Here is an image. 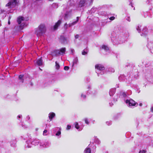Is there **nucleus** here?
I'll return each instance as SVG.
<instances>
[{"mask_svg":"<svg viewBox=\"0 0 153 153\" xmlns=\"http://www.w3.org/2000/svg\"><path fill=\"white\" fill-rule=\"evenodd\" d=\"M25 24L23 23L19 26L22 28H23L25 25Z\"/></svg>","mask_w":153,"mask_h":153,"instance_id":"a19ab883","label":"nucleus"},{"mask_svg":"<svg viewBox=\"0 0 153 153\" xmlns=\"http://www.w3.org/2000/svg\"><path fill=\"white\" fill-rule=\"evenodd\" d=\"M46 29L45 25L41 24L37 28L35 29V34L37 37L42 36L45 32Z\"/></svg>","mask_w":153,"mask_h":153,"instance_id":"f03ea898","label":"nucleus"},{"mask_svg":"<svg viewBox=\"0 0 153 153\" xmlns=\"http://www.w3.org/2000/svg\"><path fill=\"white\" fill-rule=\"evenodd\" d=\"M101 48L104 50L106 51H109V48L108 46L105 45H102L101 46Z\"/></svg>","mask_w":153,"mask_h":153,"instance_id":"393cba45","label":"nucleus"},{"mask_svg":"<svg viewBox=\"0 0 153 153\" xmlns=\"http://www.w3.org/2000/svg\"><path fill=\"white\" fill-rule=\"evenodd\" d=\"M84 121H85V123L87 124H89V122L88 121V119L87 118H85L84 119Z\"/></svg>","mask_w":153,"mask_h":153,"instance_id":"473e14b6","label":"nucleus"},{"mask_svg":"<svg viewBox=\"0 0 153 153\" xmlns=\"http://www.w3.org/2000/svg\"><path fill=\"white\" fill-rule=\"evenodd\" d=\"M84 153H91L90 148L89 147H87L84 150Z\"/></svg>","mask_w":153,"mask_h":153,"instance_id":"a878e982","label":"nucleus"},{"mask_svg":"<svg viewBox=\"0 0 153 153\" xmlns=\"http://www.w3.org/2000/svg\"><path fill=\"white\" fill-rule=\"evenodd\" d=\"M24 20V18L22 17H19L17 19V22L19 25Z\"/></svg>","mask_w":153,"mask_h":153,"instance_id":"412c9836","label":"nucleus"},{"mask_svg":"<svg viewBox=\"0 0 153 153\" xmlns=\"http://www.w3.org/2000/svg\"><path fill=\"white\" fill-rule=\"evenodd\" d=\"M88 88H90V86H88Z\"/></svg>","mask_w":153,"mask_h":153,"instance_id":"0e129e2a","label":"nucleus"},{"mask_svg":"<svg viewBox=\"0 0 153 153\" xmlns=\"http://www.w3.org/2000/svg\"><path fill=\"white\" fill-rule=\"evenodd\" d=\"M33 145L32 142H31L29 140H28L26 142L25 146L26 148H30Z\"/></svg>","mask_w":153,"mask_h":153,"instance_id":"9b49d317","label":"nucleus"},{"mask_svg":"<svg viewBox=\"0 0 153 153\" xmlns=\"http://www.w3.org/2000/svg\"><path fill=\"white\" fill-rule=\"evenodd\" d=\"M100 74L101 75L103 74H104V72L103 71H101Z\"/></svg>","mask_w":153,"mask_h":153,"instance_id":"5fc2aeb1","label":"nucleus"},{"mask_svg":"<svg viewBox=\"0 0 153 153\" xmlns=\"http://www.w3.org/2000/svg\"><path fill=\"white\" fill-rule=\"evenodd\" d=\"M21 125L22 126V127L24 129H26L27 128V126L24 124L23 123H22L21 124Z\"/></svg>","mask_w":153,"mask_h":153,"instance_id":"2f4dec72","label":"nucleus"},{"mask_svg":"<svg viewBox=\"0 0 153 153\" xmlns=\"http://www.w3.org/2000/svg\"><path fill=\"white\" fill-rule=\"evenodd\" d=\"M74 125L75 128L78 130L79 131H80L82 130V128L81 127L79 126L78 123L77 122H75L74 123Z\"/></svg>","mask_w":153,"mask_h":153,"instance_id":"a211bd4d","label":"nucleus"},{"mask_svg":"<svg viewBox=\"0 0 153 153\" xmlns=\"http://www.w3.org/2000/svg\"><path fill=\"white\" fill-rule=\"evenodd\" d=\"M68 25H67V23H66L64 25V27L65 29H67L68 28Z\"/></svg>","mask_w":153,"mask_h":153,"instance_id":"37998d69","label":"nucleus"},{"mask_svg":"<svg viewBox=\"0 0 153 153\" xmlns=\"http://www.w3.org/2000/svg\"><path fill=\"white\" fill-rule=\"evenodd\" d=\"M94 142L97 144H100V140L98 139V138H97L96 137L95 138Z\"/></svg>","mask_w":153,"mask_h":153,"instance_id":"c85d7f7f","label":"nucleus"},{"mask_svg":"<svg viewBox=\"0 0 153 153\" xmlns=\"http://www.w3.org/2000/svg\"><path fill=\"white\" fill-rule=\"evenodd\" d=\"M139 105L140 106H141L142 105V103H140L139 104Z\"/></svg>","mask_w":153,"mask_h":153,"instance_id":"13d9d810","label":"nucleus"},{"mask_svg":"<svg viewBox=\"0 0 153 153\" xmlns=\"http://www.w3.org/2000/svg\"><path fill=\"white\" fill-rule=\"evenodd\" d=\"M95 68L96 70L99 71H103L105 69L104 66L100 64H97L95 65Z\"/></svg>","mask_w":153,"mask_h":153,"instance_id":"6e6552de","label":"nucleus"},{"mask_svg":"<svg viewBox=\"0 0 153 153\" xmlns=\"http://www.w3.org/2000/svg\"><path fill=\"white\" fill-rule=\"evenodd\" d=\"M151 111L152 112H153V107H151Z\"/></svg>","mask_w":153,"mask_h":153,"instance_id":"864d4df0","label":"nucleus"},{"mask_svg":"<svg viewBox=\"0 0 153 153\" xmlns=\"http://www.w3.org/2000/svg\"><path fill=\"white\" fill-rule=\"evenodd\" d=\"M142 33L141 34L142 36H146L147 33V29L146 27L143 28L142 30Z\"/></svg>","mask_w":153,"mask_h":153,"instance_id":"dca6fc26","label":"nucleus"},{"mask_svg":"<svg viewBox=\"0 0 153 153\" xmlns=\"http://www.w3.org/2000/svg\"><path fill=\"white\" fill-rule=\"evenodd\" d=\"M27 136L28 137V138H31V137L30 134H27Z\"/></svg>","mask_w":153,"mask_h":153,"instance_id":"3c124183","label":"nucleus"},{"mask_svg":"<svg viewBox=\"0 0 153 153\" xmlns=\"http://www.w3.org/2000/svg\"><path fill=\"white\" fill-rule=\"evenodd\" d=\"M109 71H111V72H114V69H112V68H110V69H109Z\"/></svg>","mask_w":153,"mask_h":153,"instance_id":"de8ad7c7","label":"nucleus"},{"mask_svg":"<svg viewBox=\"0 0 153 153\" xmlns=\"http://www.w3.org/2000/svg\"><path fill=\"white\" fill-rule=\"evenodd\" d=\"M79 17H76V21L73 22H72L71 23H69L68 25L69 27H71L72 26L76 24L77 23L78 21V20H79Z\"/></svg>","mask_w":153,"mask_h":153,"instance_id":"aec40b11","label":"nucleus"},{"mask_svg":"<svg viewBox=\"0 0 153 153\" xmlns=\"http://www.w3.org/2000/svg\"><path fill=\"white\" fill-rule=\"evenodd\" d=\"M115 19V17L114 16H112L110 18V19L111 20H113Z\"/></svg>","mask_w":153,"mask_h":153,"instance_id":"a18cd8bd","label":"nucleus"},{"mask_svg":"<svg viewBox=\"0 0 153 153\" xmlns=\"http://www.w3.org/2000/svg\"><path fill=\"white\" fill-rule=\"evenodd\" d=\"M51 145V142L48 140L41 141L40 143V147L41 149L47 148Z\"/></svg>","mask_w":153,"mask_h":153,"instance_id":"20e7f679","label":"nucleus"},{"mask_svg":"<svg viewBox=\"0 0 153 153\" xmlns=\"http://www.w3.org/2000/svg\"><path fill=\"white\" fill-rule=\"evenodd\" d=\"M130 0V3L129 4V5H131V6L132 7H133V4L131 1H132V0Z\"/></svg>","mask_w":153,"mask_h":153,"instance_id":"8fccbe9b","label":"nucleus"},{"mask_svg":"<svg viewBox=\"0 0 153 153\" xmlns=\"http://www.w3.org/2000/svg\"><path fill=\"white\" fill-rule=\"evenodd\" d=\"M141 26H138L137 27V30L139 32L141 31Z\"/></svg>","mask_w":153,"mask_h":153,"instance_id":"72a5a7b5","label":"nucleus"},{"mask_svg":"<svg viewBox=\"0 0 153 153\" xmlns=\"http://www.w3.org/2000/svg\"><path fill=\"white\" fill-rule=\"evenodd\" d=\"M115 92V89H111L109 91V94L111 96H113Z\"/></svg>","mask_w":153,"mask_h":153,"instance_id":"4be33fe9","label":"nucleus"},{"mask_svg":"<svg viewBox=\"0 0 153 153\" xmlns=\"http://www.w3.org/2000/svg\"><path fill=\"white\" fill-rule=\"evenodd\" d=\"M147 46L151 52L153 53V41L149 42Z\"/></svg>","mask_w":153,"mask_h":153,"instance_id":"1a4fd4ad","label":"nucleus"},{"mask_svg":"<svg viewBox=\"0 0 153 153\" xmlns=\"http://www.w3.org/2000/svg\"><path fill=\"white\" fill-rule=\"evenodd\" d=\"M81 97L83 99H85L86 97V96L85 94H82L81 95Z\"/></svg>","mask_w":153,"mask_h":153,"instance_id":"f704fd0d","label":"nucleus"},{"mask_svg":"<svg viewBox=\"0 0 153 153\" xmlns=\"http://www.w3.org/2000/svg\"><path fill=\"white\" fill-rule=\"evenodd\" d=\"M61 22V20H59L58 22L55 23V25L53 26V29L54 30H56L57 29L58 27L60 25Z\"/></svg>","mask_w":153,"mask_h":153,"instance_id":"9d476101","label":"nucleus"},{"mask_svg":"<svg viewBox=\"0 0 153 153\" xmlns=\"http://www.w3.org/2000/svg\"><path fill=\"white\" fill-rule=\"evenodd\" d=\"M113 104L112 103H109V105L110 106H112L113 105Z\"/></svg>","mask_w":153,"mask_h":153,"instance_id":"6e6d98bb","label":"nucleus"},{"mask_svg":"<svg viewBox=\"0 0 153 153\" xmlns=\"http://www.w3.org/2000/svg\"><path fill=\"white\" fill-rule=\"evenodd\" d=\"M60 39L61 42L63 43L66 44L67 43L66 38L63 36H60Z\"/></svg>","mask_w":153,"mask_h":153,"instance_id":"2eb2a0df","label":"nucleus"},{"mask_svg":"<svg viewBox=\"0 0 153 153\" xmlns=\"http://www.w3.org/2000/svg\"><path fill=\"white\" fill-rule=\"evenodd\" d=\"M22 115H19L17 117V118L19 120V119L22 118Z\"/></svg>","mask_w":153,"mask_h":153,"instance_id":"c03bdc74","label":"nucleus"},{"mask_svg":"<svg viewBox=\"0 0 153 153\" xmlns=\"http://www.w3.org/2000/svg\"><path fill=\"white\" fill-rule=\"evenodd\" d=\"M78 59L77 57H75L73 59V62L72 66H74V65L77 64L78 62Z\"/></svg>","mask_w":153,"mask_h":153,"instance_id":"5701e85b","label":"nucleus"},{"mask_svg":"<svg viewBox=\"0 0 153 153\" xmlns=\"http://www.w3.org/2000/svg\"><path fill=\"white\" fill-rule=\"evenodd\" d=\"M18 0H10L9 2L6 5V6H8L10 8H13L18 5Z\"/></svg>","mask_w":153,"mask_h":153,"instance_id":"39448f33","label":"nucleus"},{"mask_svg":"<svg viewBox=\"0 0 153 153\" xmlns=\"http://www.w3.org/2000/svg\"><path fill=\"white\" fill-rule=\"evenodd\" d=\"M70 50L71 54L73 55L74 53V52L75 51L74 49L72 48H71L70 49Z\"/></svg>","mask_w":153,"mask_h":153,"instance_id":"4c0bfd02","label":"nucleus"},{"mask_svg":"<svg viewBox=\"0 0 153 153\" xmlns=\"http://www.w3.org/2000/svg\"><path fill=\"white\" fill-rule=\"evenodd\" d=\"M91 145V143L90 144H89V145H88V146L89 147H90V145Z\"/></svg>","mask_w":153,"mask_h":153,"instance_id":"052dcab7","label":"nucleus"},{"mask_svg":"<svg viewBox=\"0 0 153 153\" xmlns=\"http://www.w3.org/2000/svg\"><path fill=\"white\" fill-rule=\"evenodd\" d=\"M125 102L128 105L129 107L135 106L136 105L137 106L138 105L137 103L135 102V101L132 99H127L125 100Z\"/></svg>","mask_w":153,"mask_h":153,"instance_id":"423d86ee","label":"nucleus"},{"mask_svg":"<svg viewBox=\"0 0 153 153\" xmlns=\"http://www.w3.org/2000/svg\"><path fill=\"white\" fill-rule=\"evenodd\" d=\"M96 71V72L97 73L98 76H99V73H98V72L97 71Z\"/></svg>","mask_w":153,"mask_h":153,"instance_id":"4d7b16f0","label":"nucleus"},{"mask_svg":"<svg viewBox=\"0 0 153 153\" xmlns=\"http://www.w3.org/2000/svg\"><path fill=\"white\" fill-rule=\"evenodd\" d=\"M66 51L65 48H62L59 50H55L53 52V54L55 56H58L60 55H63Z\"/></svg>","mask_w":153,"mask_h":153,"instance_id":"7ed1b4c3","label":"nucleus"},{"mask_svg":"<svg viewBox=\"0 0 153 153\" xmlns=\"http://www.w3.org/2000/svg\"><path fill=\"white\" fill-rule=\"evenodd\" d=\"M69 67H68V66H65L64 67V69L65 70H66V71H67L69 69Z\"/></svg>","mask_w":153,"mask_h":153,"instance_id":"ea45409f","label":"nucleus"},{"mask_svg":"<svg viewBox=\"0 0 153 153\" xmlns=\"http://www.w3.org/2000/svg\"><path fill=\"white\" fill-rule=\"evenodd\" d=\"M79 37V36L78 34H77L75 36V38L76 39L78 38Z\"/></svg>","mask_w":153,"mask_h":153,"instance_id":"49530a36","label":"nucleus"},{"mask_svg":"<svg viewBox=\"0 0 153 153\" xmlns=\"http://www.w3.org/2000/svg\"><path fill=\"white\" fill-rule=\"evenodd\" d=\"M48 1H53V0H48Z\"/></svg>","mask_w":153,"mask_h":153,"instance_id":"bf43d9fd","label":"nucleus"},{"mask_svg":"<svg viewBox=\"0 0 153 153\" xmlns=\"http://www.w3.org/2000/svg\"><path fill=\"white\" fill-rule=\"evenodd\" d=\"M148 79L150 82L153 83V74L151 75H149Z\"/></svg>","mask_w":153,"mask_h":153,"instance_id":"cd10ccee","label":"nucleus"},{"mask_svg":"<svg viewBox=\"0 0 153 153\" xmlns=\"http://www.w3.org/2000/svg\"><path fill=\"white\" fill-rule=\"evenodd\" d=\"M47 130H45L43 132V135L44 136H46L47 135Z\"/></svg>","mask_w":153,"mask_h":153,"instance_id":"e433bc0d","label":"nucleus"},{"mask_svg":"<svg viewBox=\"0 0 153 153\" xmlns=\"http://www.w3.org/2000/svg\"><path fill=\"white\" fill-rule=\"evenodd\" d=\"M54 131H57V133L55 135L56 136H59L61 134V128H57L55 129H53Z\"/></svg>","mask_w":153,"mask_h":153,"instance_id":"4468645a","label":"nucleus"},{"mask_svg":"<svg viewBox=\"0 0 153 153\" xmlns=\"http://www.w3.org/2000/svg\"><path fill=\"white\" fill-rule=\"evenodd\" d=\"M128 34L127 32H120L117 34L114 33H112L111 37V40L114 43H117V42L121 44L124 42L126 38L128 37Z\"/></svg>","mask_w":153,"mask_h":153,"instance_id":"f257e3e1","label":"nucleus"},{"mask_svg":"<svg viewBox=\"0 0 153 153\" xmlns=\"http://www.w3.org/2000/svg\"><path fill=\"white\" fill-rule=\"evenodd\" d=\"M27 117V118H28V119H29V118H30V117H29V116Z\"/></svg>","mask_w":153,"mask_h":153,"instance_id":"680f3d73","label":"nucleus"},{"mask_svg":"<svg viewBox=\"0 0 153 153\" xmlns=\"http://www.w3.org/2000/svg\"><path fill=\"white\" fill-rule=\"evenodd\" d=\"M71 126L69 125H68L67 126V127L66 128L67 130H69L71 129Z\"/></svg>","mask_w":153,"mask_h":153,"instance_id":"58836bf2","label":"nucleus"},{"mask_svg":"<svg viewBox=\"0 0 153 153\" xmlns=\"http://www.w3.org/2000/svg\"><path fill=\"white\" fill-rule=\"evenodd\" d=\"M128 92H129V93H128V92L126 93H125V92H122L121 93V95L124 98H127L128 95H130L131 94V91H129Z\"/></svg>","mask_w":153,"mask_h":153,"instance_id":"f8f14e48","label":"nucleus"},{"mask_svg":"<svg viewBox=\"0 0 153 153\" xmlns=\"http://www.w3.org/2000/svg\"><path fill=\"white\" fill-rule=\"evenodd\" d=\"M32 142V143L35 146L39 145V147H40V142H41L40 140L38 139H35Z\"/></svg>","mask_w":153,"mask_h":153,"instance_id":"ddd939ff","label":"nucleus"},{"mask_svg":"<svg viewBox=\"0 0 153 153\" xmlns=\"http://www.w3.org/2000/svg\"><path fill=\"white\" fill-rule=\"evenodd\" d=\"M23 76L22 75H20L19 76V79L20 80H21V81L22 82H23V80L22 79V78L23 77Z\"/></svg>","mask_w":153,"mask_h":153,"instance_id":"7c9ffc66","label":"nucleus"},{"mask_svg":"<svg viewBox=\"0 0 153 153\" xmlns=\"http://www.w3.org/2000/svg\"><path fill=\"white\" fill-rule=\"evenodd\" d=\"M66 14L65 15V17H66Z\"/></svg>","mask_w":153,"mask_h":153,"instance_id":"e2e57ef3","label":"nucleus"},{"mask_svg":"<svg viewBox=\"0 0 153 153\" xmlns=\"http://www.w3.org/2000/svg\"><path fill=\"white\" fill-rule=\"evenodd\" d=\"M55 116V113L53 112L50 113L48 114V117L50 120H51Z\"/></svg>","mask_w":153,"mask_h":153,"instance_id":"6ab92c4d","label":"nucleus"},{"mask_svg":"<svg viewBox=\"0 0 153 153\" xmlns=\"http://www.w3.org/2000/svg\"><path fill=\"white\" fill-rule=\"evenodd\" d=\"M79 7H82L85 6V4H88V2L86 0H79Z\"/></svg>","mask_w":153,"mask_h":153,"instance_id":"0eeeda50","label":"nucleus"},{"mask_svg":"<svg viewBox=\"0 0 153 153\" xmlns=\"http://www.w3.org/2000/svg\"><path fill=\"white\" fill-rule=\"evenodd\" d=\"M125 77L123 75H120L119 77V79L121 81H123L125 80Z\"/></svg>","mask_w":153,"mask_h":153,"instance_id":"bb28decb","label":"nucleus"},{"mask_svg":"<svg viewBox=\"0 0 153 153\" xmlns=\"http://www.w3.org/2000/svg\"><path fill=\"white\" fill-rule=\"evenodd\" d=\"M126 19L128 22H130L131 21V19L129 17H128V18Z\"/></svg>","mask_w":153,"mask_h":153,"instance_id":"09e8293b","label":"nucleus"},{"mask_svg":"<svg viewBox=\"0 0 153 153\" xmlns=\"http://www.w3.org/2000/svg\"><path fill=\"white\" fill-rule=\"evenodd\" d=\"M106 124L108 125V126H109L110 125H111V122H106Z\"/></svg>","mask_w":153,"mask_h":153,"instance_id":"79ce46f5","label":"nucleus"},{"mask_svg":"<svg viewBox=\"0 0 153 153\" xmlns=\"http://www.w3.org/2000/svg\"><path fill=\"white\" fill-rule=\"evenodd\" d=\"M88 51L87 48H86L83 50L82 52V55H85L87 54Z\"/></svg>","mask_w":153,"mask_h":153,"instance_id":"b1692460","label":"nucleus"},{"mask_svg":"<svg viewBox=\"0 0 153 153\" xmlns=\"http://www.w3.org/2000/svg\"><path fill=\"white\" fill-rule=\"evenodd\" d=\"M146 151L145 150H140L139 151V153H146Z\"/></svg>","mask_w":153,"mask_h":153,"instance_id":"c9c22d12","label":"nucleus"},{"mask_svg":"<svg viewBox=\"0 0 153 153\" xmlns=\"http://www.w3.org/2000/svg\"><path fill=\"white\" fill-rule=\"evenodd\" d=\"M55 63H56L55 66H56V68L57 69H59V67H60L59 64H58V63H57V62L56 61V62Z\"/></svg>","mask_w":153,"mask_h":153,"instance_id":"c756f323","label":"nucleus"},{"mask_svg":"<svg viewBox=\"0 0 153 153\" xmlns=\"http://www.w3.org/2000/svg\"><path fill=\"white\" fill-rule=\"evenodd\" d=\"M37 65L38 66H41L43 64L42 60V57L39 59L36 62Z\"/></svg>","mask_w":153,"mask_h":153,"instance_id":"f3484780","label":"nucleus"},{"mask_svg":"<svg viewBox=\"0 0 153 153\" xmlns=\"http://www.w3.org/2000/svg\"><path fill=\"white\" fill-rule=\"evenodd\" d=\"M10 17H9V20H8V23L9 25H10Z\"/></svg>","mask_w":153,"mask_h":153,"instance_id":"603ef678","label":"nucleus"}]
</instances>
